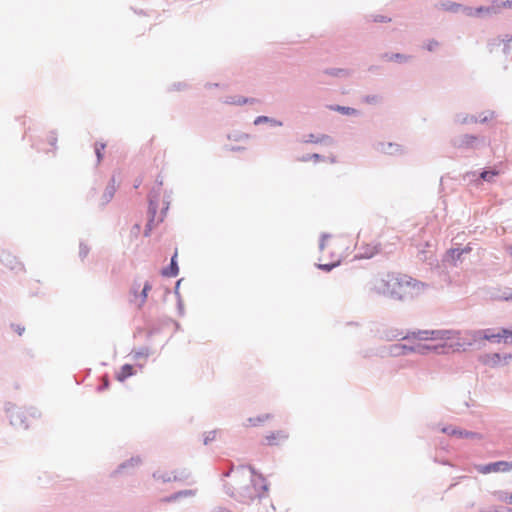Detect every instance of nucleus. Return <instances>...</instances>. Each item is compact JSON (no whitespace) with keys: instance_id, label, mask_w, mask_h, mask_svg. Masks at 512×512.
Returning a JSON list of instances; mask_svg holds the SVG:
<instances>
[{"instance_id":"1","label":"nucleus","mask_w":512,"mask_h":512,"mask_svg":"<svg viewBox=\"0 0 512 512\" xmlns=\"http://www.w3.org/2000/svg\"><path fill=\"white\" fill-rule=\"evenodd\" d=\"M408 344H396L393 346L394 355L414 352L419 354L449 353L465 350L467 346L478 343L482 340L512 344V330L494 329L476 331H454V330H419L412 332L403 338Z\"/></svg>"},{"instance_id":"2","label":"nucleus","mask_w":512,"mask_h":512,"mask_svg":"<svg viewBox=\"0 0 512 512\" xmlns=\"http://www.w3.org/2000/svg\"><path fill=\"white\" fill-rule=\"evenodd\" d=\"M426 285L409 275L401 273H389L381 279L376 289L379 293L396 299H406L418 296Z\"/></svg>"},{"instance_id":"3","label":"nucleus","mask_w":512,"mask_h":512,"mask_svg":"<svg viewBox=\"0 0 512 512\" xmlns=\"http://www.w3.org/2000/svg\"><path fill=\"white\" fill-rule=\"evenodd\" d=\"M320 256L318 267L325 271L337 267L345 251L347 250L346 241L344 238L337 235H323L320 241Z\"/></svg>"},{"instance_id":"4","label":"nucleus","mask_w":512,"mask_h":512,"mask_svg":"<svg viewBox=\"0 0 512 512\" xmlns=\"http://www.w3.org/2000/svg\"><path fill=\"white\" fill-rule=\"evenodd\" d=\"M379 240L369 233L359 234L356 242V248L359 256L362 258H371L380 251Z\"/></svg>"},{"instance_id":"5","label":"nucleus","mask_w":512,"mask_h":512,"mask_svg":"<svg viewBox=\"0 0 512 512\" xmlns=\"http://www.w3.org/2000/svg\"><path fill=\"white\" fill-rule=\"evenodd\" d=\"M241 478L245 479V483L243 485H239V487L237 488L240 495L253 498V497L259 496L261 494V490L262 491L267 490L265 485H263L261 487V489H257L255 484L253 485V490L251 489V486L249 483L255 482L256 480L263 481V479H261L260 476L254 475L252 471H246V472L242 473ZM239 479H240V476L236 475L235 482H237V480H239Z\"/></svg>"},{"instance_id":"6","label":"nucleus","mask_w":512,"mask_h":512,"mask_svg":"<svg viewBox=\"0 0 512 512\" xmlns=\"http://www.w3.org/2000/svg\"><path fill=\"white\" fill-rule=\"evenodd\" d=\"M476 469L481 474H489V473H505L512 470V462L509 461H498L494 463H489L486 465H477Z\"/></svg>"},{"instance_id":"7","label":"nucleus","mask_w":512,"mask_h":512,"mask_svg":"<svg viewBox=\"0 0 512 512\" xmlns=\"http://www.w3.org/2000/svg\"><path fill=\"white\" fill-rule=\"evenodd\" d=\"M154 478L157 480H161L163 482H172V481H179L183 478L182 474H178L176 471L168 468L163 467L158 469L154 473Z\"/></svg>"},{"instance_id":"8","label":"nucleus","mask_w":512,"mask_h":512,"mask_svg":"<svg viewBox=\"0 0 512 512\" xmlns=\"http://www.w3.org/2000/svg\"><path fill=\"white\" fill-rule=\"evenodd\" d=\"M289 437V434L285 430H278L271 432L264 437V442L267 445H280L285 442Z\"/></svg>"},{"instance_id":"9","label":"nucleus","mask_w":512,"mask_h":512,"mask_svg":"<svg viewBox=\"0 0 512 512\" xmlns=\"http://www.w3.org/2000/svg\"><path fill=\"white\" fill-rule=\"evenodd\" d=\"M151 288H152L151 284L149 282H146L139 295L137 294V292L135 290L133 291V293H134L133 301L136 303V305L138 307H142L144 305V303L146 302L147 297H148V292L151 290Z\"/></svg>"},{"instance_id":"10","label":"nucleus","mask_w":512,"mask_h":512,"mask_svg":"<svg viewBox=\"0 0 512 512\" xmlns=\"http://www.w3.org/2000/svg\"><path fill=\"white\" fill-rule=\"evenodd\" d=\"M442 432L446 433L448 435H451V436H458L461 438H476L477 437L476 433L458 430L452 426L444 427L442 429Z\"/></svg>"},{"instance_id":"11","label":"nucleus","mask_w":512,"mask_h":512,"mask_svg":"<svg viewBox=\"0 0 512 512\" xmlns=\"http://www.w3.org/2000/svg\"><path fill=\"white\" fill-rule=\"evenodd\" d=\"M134 374V368L130 364H125L121 367L120 371L116 374V379L120 382H123L128 377Z\"/></svg>"},{"instance_id":"12","label":"nucleus","mask_w":512,"mask_h":512,"mask_svg":"<svg viewBox=\"0 0 512 512\" xmlns=\"http://www.w3.org/2000/svg\"><path fill=\"white\" fill-rule=\"evenodd\" d=\"M271 418H272V416L270 414H263L258 417H251V418L247 419L245 426L246 427H256V426H259V425L263 424L264 422L270 420Z\"/></svg>"},{"instance_id":"13","label":"nucleus","mask_w":512,"mask_h":512,"mask_svg":"<svg viewBox=\"0 0 512 512\" xmlns=\"http://www.w3.org/2000/svg\"><path fill=\"white\" fill-rule=\"evenodd\" d=\"M176 256L177 255L175 254L172 257L170 266L162 271V274L164 276H166V277H175V276L178 275L179 268H178L177 263L175 261Z\"/></svg>"},{"instance_id":"14","label":"nucleus","mask_w":512,"mask_h":512,"mask_svg":"<svg viewBox=\"0 0 512 512\" xmlns=\"http://www.w3.org/2000/svg\"><path fill=\"white\" fill-rule=\"evenodd\" d=\"M463 11L468 16H474L476 14H481V13H490V12H492V8H490V7H480V8H477L476 10H473L470 7H464Z\"/></svg>"},{"instance_id":"15","label":"nucleus","mask_w":512,"mask_h":512,"mask_svg":"<svg viewBox=\"0 0 512 512\" xmlns=\"http://www.w3.org/2000/svg\"><path fill=\"white\" fill-rule=\"evenodd\" d=\"M441 7H442V9H444L446 11H452V12H457L459 10H463V8H464L460 4L454 3V2L442 3Z\"/></svg>"},{"instance_id":"16","label":"nucleus","mask_w":512,"mask_h":512,"mask_svg":"<svg viewBox=\"0 0 512 512\" xmlns=\"http://www.w3.org/2000/svg\"><path fill=\"white\" fill-rule=\"evenodd\" d=\"M261 123H271L272 125H276V126H280L281 125V122L279 121H276L274 119H271L267 116H258L255 120H254V124L255 125H259Z\"/></svg>"},{"instance_id":"17","label":"nucleus","mask_w":512,"mask_h":512,"mask_svg":"<svg viewBox=\"0 0 512 512\" xmlns=\"http://www.w3.org/2000/svg\"><path fill=\"white\" fill-rule=\"evenodd\" d=\"M106 145L104 143H96L95 144V153L97 155L98 162L102 160V151L105 149Z\"/></svg>"},{"instance_id":"18","label":"nucleus","mask_w":512,"mask_h":512,"mask_svg":"<svg viewBox=\"0 0 512 512\" xmlns=\"http://www.w3.org/2000/svg\"><path fill=\"white\" fill-rule=\"evenodd\" d=\"M495 175H497V172L484 171L481 173L480 177L485 181H490Z\"/></svg>"},{"instance_id":"19","label":"nucleus","mask_w":512,"mask_h":512,"mask_svg":"<svg viewBox=\"0 0 512 512\" xmlns=\"http://www.w3.org/2000/svg\"><path fill=\"white\" fill-rule=\"evenodd\" d=\"M470 250H471V248H469V247H468V248H465L464 250L453 249V250H451L450 252H451V254H452V256H453V257H454V256L460 257V255H461L463 252H468V251H470Z\"/></svg>"},{"instance_id":"20","label":"nucleus","mask_w":512,"mask_h":512,"mask_svg":"<svg viewBox=\"0 0 512 512\" xmlns=\"http://www.w3.org/2000/svg\"><path fill=\"white\" fill-rule=\"evenodd\" d=\"M337 110H338V111H341V112H343V113H345V114H350V113H353V112L355 111V110H354V109H352V108H348V107H340V106H338V107H337Z\"/></svg>"},{"instance_id":"21","label":"nucleus","mask_w":512,"mask_h":512,"mask_svg":"<svg viewBox=\"0 0 512 512\" xmlns=\"http://www.w3.org/2000/svg\"><path fill=\"white\" fill-rule=\"evenodd\" d=\"M391 59L402 61V60H406L407 57L404 55H401V54H395L393 57H391Z\"/></svg>"},{"instance_id":"22","label":"nucleus","mask_w":512,"mask_h":512,"mask_svg":"<svg viewBox=\"0 0 512 512\" xmlns=\"http://www.w3.org/2000/svg\"><path fill=\"white\" fill-rule=\"evenodd\" d=\"M507 503L512 504V494H509L504 499Z\"/></svg>"},{"instance_id":"23","label":"nucleus","mask_w":512,"mask_h":512,"mask_svg":"<svg viewBox=\"0 0 512 512\" xmlns=\"http://www.w3.org/2000/svg\"><path fill=\"white\" fill-rule=\"evenodd\" d=\"M504 6H508V7H512V0L511 1H507L506 3L503 4Z\"/></svg>"},{"instance_id":"24","label":"nucleus","mask_w":512,"mask_h":512,"mask_svg":"<svg viewBox=\"0 0 512 512\" xmlns=\"http://www.w3.org/2000/svg\"><path fill=\"white\" fill-rule=\"evenodd\" d=\"M492 358H493V360H499V355H498V354H494V355L492 356Z\"/></svg>"},{"instance_id":"25","label":"nucleus","mask_w":512,"mask_h":512,"mask_svg":"<svg viewBox=\"0 0 512 512\" xmlns=\"http://www.w3.org/2000/svg\"><path fill=\"white\" fill-rule=\"evenodd\" d=\"M246 102H247V100H246V99H244L243 101H238V102H236V103H237V104H242V103H246Z\"/></svg>"}]
</instances>
